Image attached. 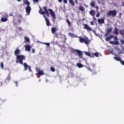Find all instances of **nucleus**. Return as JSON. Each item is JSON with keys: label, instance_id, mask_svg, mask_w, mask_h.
<instances>
[{"label": "nucleus", "instance_id": "obj_3", "mask_svg": "<svg viewBox=\"0 0 124 124\" xmlns=\"http://www.w3.org/2000/svg\"><path fill=\"white\" fill-rule=\"evenodd\" d=\"M69 50H70L72 52H73L75 55H78L79 58H83V53L82 51L79 49H75L71 47H69Z\"/></svg>", "mask_w": 124, "mask_h": 124}, {"label": "nucleus", "instance_id": "obj_14", "mask_svg": "<svg viewBox=\"0 0 124 124\" xmlns=\"http://www.w3.org/2000/svg\"><path fill=\"white\" fill-rule=\"evenodd\" d=\"M98 23L99 24H104L105 23L104 18H98Z\"/></svg>", "mask_w": 124, "mask_h": 124}, {"label": "nucleus", "instance_id": "obj_15", "mask_svg": "<svg viewBox=\"0 0 124 124\" xmlns=\"http://www.w3.org/2000/svg\"><path fill=\"white\" fill-rule=\"evenodd\" d=\"M89 14L92 16L93 17L94 16V15H95V11L93 10H91L90 12H89Z\"/></svg>", "mask_w": 124, "mask_h": 124}, {"label": "nucleus", "instance_id": "obj_29", "mask_svg": "<svg viewBox=\"0 0 124 124\" xmlns=\"http://www.w3.org/2000/svg\"><path fill=\"white\" fill-rule=\"evenodd\" d=\"M90 5L92 6V7H94V6H95V2H94V1H93L91 2Z\"/></svg>", "mask_w": 124, "mask_h": 124}, {"label": "nucleus", "instance_id": "obj_56", "mask_svg": "<svg viewBox=\"0 0 124 124\" xmlns=\"http://www.w3.org/2000/svg\"><path fill=\"white\" fill-rule=\"evenodd\" d=\"M59 2H62V0H58Z\"/></svg>", "mask_w": 124, "mask_h": 124}, {"label": "nucleus", "instance_id": "obj_55", "mask_svg": "<svg viewBox=\"0 0 124 124\" xmlns=\"http://www.w3.org/2000/svg\"><path fill=\"white\" fill-rule=\"evenodd\" d=\"M19 17H20V18H21V19H22L23 18V16H22L21 15H19Z\"/></svg>", "mask_w": 124, "mask_h": 124}, {"label": "nucleus", "instance_id": "obj_27", "mask_svg": "<svg viewBox=\"0 0 124 124\" xmlns=\"http://www.w3.org/2000/svg\"><path fill=\"white\" fill-rule=\"evenodd\" d=\"M114 59L115 60V61H117V62H121V61H122V59H121L120 57H115Z\"/></svg>", "mask_w": 124, "mask_h": 124}, {"label": "nucleus", "instance_id": "obj_17", "mask_svg": "<svg viewBox=\"0 0 124 124\" xmlns=\"http://www.w3.org/2000/svg\"><path fill=\"white\" fill-rule=\"evenodd\" d=\"M23 65L24 67V70H25V71L28 70V68L29 66H30V65H28V64L26 62H24L23 64Z\"/></svg>", "mask_w": 124, "mask_h": 124}, {"label": "nucleus", "instance_id": "obj_45", "mask_svg": "<svg viewBox=\"0 0 124 124\" xmlns=\"http://www.w3.org/2000/svg\"><path fill=\"white\" fill-rule=\"evenodd\" d=\"M72 37H74V38H75V37H78V36H77V35H76V34H73V35H72Z\"/></svg>", "mask_w": 124, "mask_h": 124}, {"label": "nucleus", "instance_id": "obj_58", "mask_svg": "<svg viewBox=\"0 0 124 124\" xmlns=\"http://www.w3.org/2000/svg\"><path fill=\"white\" fill-rule=\"evenodd\" d=\"M17 1H20L21 0H17Z\"/></svg>", "mask_w": 124, "mask_h": 124}, {"label": "nucleus", "instance_id": "obj_7", "mask_svg": "<svg viewBox=\"0 0 124 124\" xmlns=\"http://www.w3.org/2000/svg\"><path fill=\"white\" fill-rule=\"evenodd\" d=\"M43 17L45 18V20L46 21V25L47 27H49V26H51V23L50 22V21L49 20V18H47L46 17V15H44Z\"/></svg>", "mask_w": 124, "mask_h": 124}, {"label": "nucleus", "instance_id": "obj_11", "mask_svg": "<svg viewBox=\"0 0 124 124\" xmlns=\"http://www.w3.org/2000/svg\"><path fill=\"white\" fill-rule=\"evenodd\" d=\"M112 31H113V29L112 28H110L108 29V31L105 34V36H107V35H109L111 32H112Z\"/></svg>", "mask_w": 124, "mask_h": 124}, {"label": "nucleus", "instance_id": "obj_6", "mask_svg": "<svg viewBox=\"0 0 124 124\" xmlns=\"http://www.w3.org/2000/svg\"><path fill=\"white\" fill-rule=\"evenodd\" d=\"M113 38L114 39V41H111L109 42L110 44H112V45H119V44H120V42L117 41L119 39L118 38V37H117V36H113Z\"/></svg>", "mask_w": 124, "mask_h": 124}, {"label": "nucleus", "instance_id": "obj_46", "mask_svg": "<svg viewBox=\"0 0 124 124\" xmlns=\"http://www.w3.org/2000/svg\"><path fill=\"white\" fill-rule=\"evenodd\" d=\"M100 16V13H98L96 15V17H97V18H98V17H99Z\"/></svg>", "mask_w": 124, "mask_h": 124}, {"label": "nucleus", "instance_id": "obj_54", "mask_svg": "<svg viewBox=\"0 0 124 124\" xmlns=\"http://www.w3.org/2000/svg\"><path fill=\"white\" fill-rule=\"evenodd\" d=\"M18 22L19 23H21V22H22V20L21 19H18Z\"/></svg>", "mask_w": 124, "mask_h": 124}, {"label": "nucleus", "instance_id": "obj_25", "mask_svg": "<svg viewBox=\"0 0 124 124\" xmlns=\"http://www.w3.org/2000/svg\"><path fill=\"white\" fill-rule=\"evenodd\" d=\"M85 53L88 57H90V58H94V56L92 55L89 52H85Z\"/></svg>", "mask_w": 124, "mask_h": 124}, {"label": "nucleus", "instance_id": "obj_18", "mask_svg": "<svg viewBox=\"0 0 124 124\" xmlns=\"http://www.w3.org/2000/svg\"><path fill=\"white\" fill-rule=\"evenodd\" d=\"M93 55L92 56H95V57H96V58H98V57H99V56H100L101 55V54H100V53H98L97 51H96V52H95L93 54Z\"/></svg>", "mask_w": 124, "mask_h": 124}, {"label": "nucleus", "instance_id": "obj_2", "mask_svg": "<svg viewBox=\"0 0 124 124\" xmlns=\"http://www.w3.org/2000/svg\"><path fill=\"white\" fill-rule=\"evenodd\" d=\"M79 41L80 43H85L86 45H90L91 43V40L89 39V38L85 37L83 38L82 36L78 37Z\"/></svg>", "mask_w": 124, "mask_h": 124}, {"label": "nucleus", "instance_id": "obj_39", "mask_svg": "<svg viewBox=\"0 0 124 124\" xmlns=\"http://www.w3.org/2000/svg\"><path fill=\"white\" fill-rule=\"evenodd\" d=\"M28 69L30 72H31V66H28Z\"/></svg>", "mask_w": 124, "mask_h": 124}, {"label": "nucleus", "instance_id": "obj_16", "mask_svg": "<svg viewBox=\"0 0 124 124\" xmlns=\"http://www.w3.org/2000/svg\"><path fill=\"white\" fill-rule=\"evenodd\" d=\"M113 33L114 34H116V35H118V34H119V28H118L117 27L115 28L114 29Z\"/></svg>", "mask_w": 124, "mask_h": 124}, {"label": "nucleus", "instance_id": "obj_42", "mask_svg": "<svg viewBox=\"0 0 124 124\" xmlns=\"http://www.w3.org/2000/svg\"><path fill=\"white\" fill-rule=\"evenodd\" d=\"M120 62L122 65H124V61L123 60H121V61H120Z\"/></svg>", "mask_w": 124, "mask_h": 124}, {"label": "nucleus", "instance_id": "obj_9", "mask_svg": "<svg viewBox=\"0 0 124 124\" xmlns=\"http://www.w3.org/2000/svg\"><path fill=\"white\" fill-rule=\"evenodd\" d=\"M83 26H84V27H83V29H84L85 30H87V31H93V29H92V28L90 27L88 24H83Z\"/></svg>", "mask_w": 124, "mask_h": 124}, {"label": "nucleus", "instance_id": "obj_8", "mask_svg": "<svg viewBox=\"0 0 124 124\" xmlns=\"http://www.w3.org/2000/svg\"><path fill=\"white\" fill-rule=\"evenodd\" d=\"M26 12L27 15L31 14V8L30 6H27L25 8Z\"/></svg>", "mask_w": 124, "mask_h": 124}, {"label": "nucleus", "instance_id": "obj_12", "mask_svg": "<svg viewBox=\"0 0 124 124\" xmlns=\"http://www.w3.org/2000/svg\"><path fill=\"white\" fill-rule=\"evenodd\" d=\"M20 49L17 48L16 50L15 51V56L17 57V56H20Z\"/></svg>", "mask_w": 124, "mask_h": 124}, {"label": "nucleus", "instance_id": "obj_41", "mask_svg": "<svg viewBox=\"0 0 124 124\" xmlns=\"http://www.w3.org/2000/svg\"><path fill=\"white\" fill-rule=\"evenodd\" d=\"M14 83H15V84H16V87H18V81H14Z\"/></svg>", "mask_w": 124, "mask_h": 124}, {"label": "nucleus", "instance_id": "obj_37", "mask_svg": "<svg viewBox=\"0 0 124 124\" xmlns=\"http://www.w3.org/2000/svg\"><path fill=\"white\" fill-rule=\"evenodd\" d=\"M35 70L37 72H38L39 71H40V69H39V68H38V67H36Z\"/></svg>", "mask_w": 124, "mask_h": 124}, {"label": "nucleus", "instance_id": "obj_51", "mask_svg": "<svg viewBox=\"0 0 124 124\" xmlns=\"http://www.w3.org/2000/svg\"><path fill=\"white\" fill-rule=\"evenodd\" d=\"M9 16H13V14H12V13H10L9 14Z\"/></svg>", "mask_w": 124, "mask_h": 124}, {"label": "nucleus", "instance_id": "obj_22", "mask_svg": "<svg viewBox=\"0 0 124 124\" xmlns=\"http://www.w3.org/2000/svg\"><path fill=\"white\" fill-rule=\"evenodd\" d=\"M24 4L25 5H27V6H30L31 5V3H30V1L26 0V1H24L23 2Z\"/></svg>", "mask_w": 124, "mask_h": 124}, {"label": "nucleus", "instance_id": "obj_40", "mask_svg": "<svg viewBox=\"0 0 124 124\" xmlns=\"http://www.w3.org/2000/svg\"><path fill=\"white\" fill-rule=\"evenodd\" d=\"M73 33H71V32H69L68 33V35L69 36H70L71 37H72V35H73Z\"/></svg>", "mask_w": 124, "mask_h": 124}, {"label": "nucleus", "instance_id": "obj_31", "mask_svg": "<svg viewBox=\"0 0 124 124\" xmlns=\"http://www.w3.org/2000/svg\"><path fill=\"white\" fill-rule=\"evenodd\" d=\"M0 67L1 68V69H3V68L4 67V65H3V62H2L0 63Z\"/></svg>", "mask_w": 124, "mask_h": 124}, {"label": "nucleus", "instance_id": "obj_33", "mask_svg": "<svg viewBox=\"0 0 124 124\" xmlns=\"http://www.w3.org/2000/svg\"><path fill=\"white\" fill-rule=\"evenodd\" d=\"M25 40L26 42H30V39L27 37H25Z\"/></svg>", "mask_w": 124, "mask_h": 124}, {"label": "nucleus", "instance_id": "obj_10", "mask_svg": "<svg viewBox=\"0 0 124 124\" xmlns=\"http://www.w3.org/2000/svg\"><path fill=\"white\" fill-rule=\"evenodd\" d=\"M10 80H11V77L10 76V73H9V74L8 75L7 78L5 80V84H7V83H8V82H9Z\"/></svg>", "mask_w": 124, "mask_h": 124}, {"label": "nucleus", "instance_id": "obj_32", "mask_svg": "<svg viewBox=\"0 0 124 124\" xmlns=\"http://www.w3.org/2000/svg\"><path fill=\"white\" fill-rule=\"evenodd\" d=\"M50 70L51 71H52V72H55V71H56V69H55V68L53 67H50Z\"/></svg>", "mask_w": 124, "mask_h": 124}, {"label": "nucleus", "instance_id": "obj_57", "mask_svg": "<svg viewBox=\"0 0 124 124\" xmlns=\"http://www.w3.org/2000/svg\"><path fill=\"white\" fill-rule=\"evenodd\" d=\"M19 30H22V27H19Z\"/></svg>", "mask_w": 124, "mask_h": 124}, {"label": "nucleus", "instance_id": "obj_21", "mask_svg": "<svg viewBox=\"0 0 124 124\" xmlns=\"http://www.w3.org/2000/svg\"><path fill=\"white\" fill-rule=\"evenodd\" d=\"M113 36L112 35L108 36L106 38V40L107 41H110V40H111V39L113 38Z\"/></svg>", "mask_w": 124, "mask_h": 124}, {"label": "nucleus", "instance_id": "obj_48", "mask_svg": "<svg viewBox=\"0 0 124 124\" xmlns=\"http://www.w3.org/2000/svg\"><path fill=\"white\" fill-rule=\"evenodd\" d=\"M63 0L64 3H65V4L67 3V0Z\"/></svg>", "mask_w": 124, "mask_h": 124}, {"label": "nucleus", "instance_id": "obj_5", "mask_svg": "<svg viewBox=\"0 0 124 124\" xmlns=\"http://www.w3.org/2000/svg\"><path fill=\"white\" fill-rule=\"evenodd\" d=\"M108 16H111L112 17H115L117 15V10H109L108 12L107 13Z\"/></svg>", "mask_w": 124, "mask_h": 124}, {"label": "nucleus", "instance_id": "obj_35", "mask_svg": "<svg viewBox=\"0 0 124 124\" xmlns=\"http://www.w3.org/2000/svg\"><path fill=\"white\" fill-rule=\"evenodd\" d=\"M55 34V37H56L57 38H59V35L58 34V33L55 32L54 33Z\"/></svg>", "mask_w": 124, "mask_h": 124}, {"label": "nucleus", "instance_id": "obj_59", "mask_svg": "<svg viewBox=\"0 0 124 124\" xmlns=\"http://www.w3.org/2000/svg\"><path fill=\"white\" fill-rule=\"evenodd\" d=\"M79 1H81V0H78Z\"/></svg>", "mask_w": 124, "mask_h": 124}, {"label": "nucleus", "instance_id": "obj_36", "mask_svg": "<svg viewBox=\"0 0 124 124\" xmlns=\"http://www.w3.org/2000/svg\"><path fill=\"white\" fill-rule=\"evenodd\" d=\"M43 44H45V45H47L48 47L50 46V43H43Z\"/></svg>", "mask_w": 124, "mask_h": 124}, {"label": "nucleus", "instance_id": "obj_38", "mask_svg": "<svg viewBox=\"0 0 124 124\" xmlns=\"http://www.w3.org/2000/svg\"><path fill=\"white\" fill-rule=\"evenodd\" d=\"M120 43H121L123 45H124V40L123 39H121L120 40Z\"/></svg>", "mask_w": 124, "mask_h": 124}, {"label": "nucleus", "instance_id": "obj_30", "mask_svg": "<svg viewBox=\"0 0 124 124\" xmlns=\"http://www.w3.org/2000/svg\"><path fill=\"white\" fill-rule=\"evenodd\" d=\"M66 23H68V25L69 26V27H71V23L70 22V21H69V20L68 19L66 20Z\"/></svg>", "mask_w": 124, "mask_h": 124}, {"label": "nucleus", "instance_id": "obj_26", "mask_svg": "<svg viewBox=\"0 0 124 124\" xmlns=\"http://www.w3.org/2000/svg\"><path fill=\"white\" fill-rule=\"evenodd\" d=\"M7 20H8V19H7V18H6V17H2L1 18V22H6L7 21Z\"/></svg>", "mask_w": 124, "mask_h": 124}, {"label": "nucleus", "instance_id": "obj_20", "mask_svg": "<svg viewBox=\"0 0 124 124\" xmlns=\"http://www.w3.org/2000/svg\"><path fill=\"white\" fill-rule=\"evenodd\" d=\"M37 74L38 76H42V75H44V72L43 70H41L39 71Z\"/></svg>", "mask_w": 124, "mask_h": 124}, {"label": "nucleus", "instance_id": "obj_50", "mask_svg": "<svg viewBox=\"0 0 124 124\" xmlns=\"http://www.w3.org/2000/svg\"><path fill=\"white\" fill-rule=\"evenodd\" d=\"M95 8H96V10H98V9H99V7L98 6H96L95 7Z\"/></svg>", "mask_w": 124, "mask_h": 124}, {"label": "nucleus", "instance_id": "obj_19", "mask_svg": "<svg viewBox=\"0 0 124 124\" xmlns=\"http://www.w3.org/2000/svg\"><path fill=\"white\" fill-rule=\"evenodd\" d=\"M69 3L72 5V6H74L75 5V2H74V0H68Z\"/></svg>", "mask_w": 124, "mask_h": 124}, {"label": "nucleus", "instance_id": "obj_44", "mask_svg": "<svg viewBox=\"0 0 124 124\" xmlns=\"http://www.w3.org/2000/svg\"><path fill=\"white\" fill-rule=\"evenodd\" d=\"M90 24L92 26H94V22L93 21H91Z\"/></svg>", "mask_w": 124, "mask_h": 124}, {"label": "nucleus", "instance_id": "obj_13", "mask_svg": "<svg viewBox=\"0 0 124 124\" xmlns=\"http://www.w3.org/2000/svg\"><path fill=\"white\" fill-rule=\"evenodd\" d=\"M31 45H28L25 46V50L28 51V52H30L31 51Z\"/></svg>", "mask_w": 124, "mask_h": 124}, {"label": "nucleus", "instance_id": "obj_53", "mask_svg": "<svg viewBox=\"0 0 124 124\" xmlns=\"http://www.w3.org/2000/svg\"><path fill=\"white\" fill-rule=\"evenodd\" d=\"M88 70H89V71H92V69H91V68L88 67Z\"/></svg>", "mask_w": 124, "mask_h": 124}, {"label": "nucleus", "instance_id": "obj_47", "mask_svg": "<svg viewBox=\"0 0 124 124\" xmlns=\"http://www.w3.org/2000/svg\"><path fill=\"white\" fill-rule=\"evenodd\" d=\"M33 2L37 3L38 1H39V0H33Z\"/></svg>", "mask_w": 124, "mask_h": 124}, {"label": "nucleus", "instance_id": "obj_1", "mask_svg": "<svg viewBox=\"0 0 124 124\" xmlns=\"http://www.w3.org/2000/svg\"><path fill=\"white\" fill-rule=\"evenodd\" d=\"M43 9L44 10V11L42 12V15H45V14H46L47 17H49V16H50V15L49 14V12L51 16H52V18H53V19L52 20L53 22H55V20H56V13H55V12H54V11L51 9H47V6H44L43 7Z\"/></svg>", "mask_w": 124, "mask_h": 124}, {"label": "nucleus", "instance_id": "obj_24", "mask_svg": "<svg viewBox=\"0 0 124 124\" xmlns=\"http://www.w3.org/2000/svg\"><path fill=\"white\" fill-rule=\"evenodd\" d=\"M52 33H55L57 31L56 28L53 27L51 29Z\"/></svg>", "mask_w": 124, "mask_h": 124}, {"label": "nucleus", "instance_id": "obj_43", "mask_svg": "<svg viewBox=\"0 0 124 124\" xmlns=\"http://www.w3.org/2000/svg\"><path fill=\"white\" fill-rule=\"evenodd\" d=\"M93 21H97V19H96V18H95V17L93 16Z\"/></svg>", "mask_w": 124, "mask_h": 124}, {"label": "nucleus", "instance_id": "obj_4", "mask_svg": "<svg viewBox=\"0 0 124 124\" xmlns=\"http://www.w3.org/2000/svg\"><path fill=\"white\" fill-rule=\"evenodd\" d=\"M26 60V56L23 55H18L16 57V63H20L23 64V61Z\"/></svg>", "mask_w": 124, "mask_h": 124}, {"label": "nucleus", "instance_id": "obj_49", "mask_svg": "<svg viewBox=\"0 0 124 124\" xmlns=\"http://www.w3.org/2000/svg\"><path fill=\"white\" fill-rule=\"evenodd\" d=\"M32 53H35V49L34 48L32 49Z\"/></svg>", "mask_w": 124, "mask_h": 124}, {"label": "nucleus", "instance_id": "obj_52", "mask_svg": "<svg viewBox=\"0 0 124 124\" xmlns=\"http://www.w3.org/2000/svg\"><path fill=\"white\" fill-rule=\"evenodd\" d=\"M76 4H78V0H75Z\"/></svg>", "mask_w": 124, "mask_h": 124}, {"label": "nucleus", "instance_id": "obj_28", "mask_svg": "<svg viewBox=\"0 0 124 124\" xmlns=\"http://www.w3.org/2000/svg\"><path fill=\"white\" fill-rule=\"evenodd\" d=\"M77 65L79 68H82V67H83V64H82L81 63H77Z\"/></svg>", "mask_w": 124, "mask_h": 124}, {"label": "nucleus", "instance_id": "obj_23", "mask_svg": "<svg viewBox=\"0 0 124 124\" xmlns=\"http://www.w3.org/2000/svg\"><path fill=\"white\" fill-rule=\"evenodd\" d=\"M78 10L81 11V12H84V10H85V8L82 6L78 7Z\"/></svg>", "mask_w": 124, "mask_h": 124}, {"label": "nucleus", "instance_id": "obj_34", "mask_svg": "<svg viewBox=\"0 0 124 124\" xmlns=\"http://www.w3.org/2000/svg\"><path fill=\"white\" fill-rule=\"evenodd\" d=\"M42 12H43V10H42V8H40L39 13H40V14H41L42 15Z\"/></svg>", "mask_w": 124, "mask_h": 124}]
</instances>
